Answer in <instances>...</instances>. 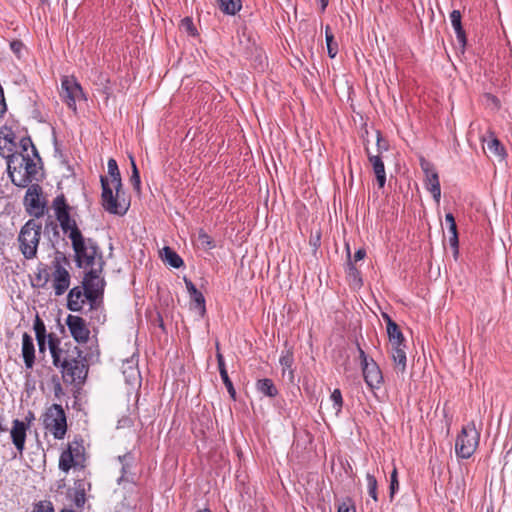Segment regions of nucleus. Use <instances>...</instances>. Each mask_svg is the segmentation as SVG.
<instances>
[{
  "label": "nucleus",
  "mask_w": 512,
  "mask_h": 512,
  "mask_svg": "<svg viewBox=\"0 0 512 512\" xmlns=\"http://www.w3.org/2000/svg\"><path fill=\"white\" fill-rule=\"evenodd\" d=\"M52 208L63 233L67 234L68 238L71 240L72 248L75 253V262L80 263L81 259H92V254L96 253V246H98V244L94 239L85 238L83 236L76 220L71 217L72 207L67 203L63 193L54 198Z\"/></svg>",
  "instance_id": "f257e3e1"
},
{
  "label": "nucleus",
  "mask_w": 512,
  "mask_h": 512,
  "mask_svg": "<svg viewBox=\"0 0 512 512\" xmlns=\"http://www.w3.org/2000/svg\"><path fill=\"white\" fill-rule=\"evenodd\" d=\"M108 174L111 176V183L106 176L100 177L101 182V205L110 214L123 216L130 207V201L124 195L121 174L115 159L108 160Z\"/></svg>",
  "instance_id": "f03ea898"
},
{
  "label": "nucleus",
  "mask_w": 512,
  "mask_h": 512,
  "mask_svg": "<svg viewBox=\"0 0 512 512\" xmlns=\"http://www.w3.org/2000/svg\"><path fill=\"white\" fill-rule=\"evenodd\" d=\"M61 369L65 383H83L88 375V364L83 351L71 342L65 343V351L59 356V363L54 365Z\"/></svg>",
  "instance_id": "7ed1b4c3"
},
{
  "label": "nucleus",
  "mask_w": 512,
  "mask_h": 512,
  "mask_svg": "<svg viewBox=\"0 0 512 512\" xmlns=\"http://www.w3.org/2000/svg\"><path fill=\"white\" fill-rule=\"evenodd\" d=\"M95 252L96 253L92 254V259H81L80 263L76 262V265L78 268L90 267L83 277V289H90L95 292L104 293L106 281L101 277V274L105 266V260L99 246H96Z\"/></svg>",
  "instance_id": "20e7f679"
},
{
  "label": "nucleus",
  "mask_w": 512,
  "mask_h": 512,
  "mask_svg": "<svg viewBox=\"0 0 512 512\" xmlns=\"http://www.w3.org/2000/svg\"><path fill=\"white\" fill-rule=\"evenodd\" d=\"M42 225L35 220H28L21 228L18 235L19 249L27 260L37 255V249L41 238Z\"/></svg>",
  "instance_id": "39448f33"
},
{
  "label": "nucleus",
  "mask_w": 512,
  "mask_h": 512,
  "mask_svg": "<svg viewBox=\"0 0 512 512\" xmlns=\"http://www.w3.org/2000/svg\"><path fill=\"white\" fill-rule=\"evenodd\" d=\"M35 157L30 155V153L21 154V161L19 163V168H24L25 173L20 177V179H15L14 172L16 171V167H12L10 161H7L8 167L7 172L11 179V182L20 188H25L29 186L33 181H40L41 176L39 174L38 161H35Z\"/></svg>",
  "instance_id": "423d86ee"
},
{
  "label": "nucleus",
  "mask_w": 512,
  "mask_h": 512,
  "mask_svg": "<svg viewBox=\"0 0 512 512\" xmlns=\"http://www.w3.org/2000/svg\"><path fill=\"white\" fill-rule=\"evenodd\" d=\"M480 440V432L475 423L471 422L463 426L455 443V452L459 458L468 459L476 451Z\"/></svg>",
  "instance_id": "0eeeda50"
},
{
  "label": "nucleus",
  "mask_w": 512,
  "mask_h": 512,
  "mask_svg": "<svg viewBox=\"0 0 512 512\" xmlns=\"http://www.w3.org/2000/svg\"><path fill=\"white\" fill-rule=\"evenodd\" d=\"M85 447L81 436H76L72 442L68 444L59 458V469L68 472L71 468L84 467Z\"/></svg>",
  "instance_id": "6e6552de"
},
{
  "label": "nucleus",
  "mask_w": 512,
  "mask_h": 512,
  "mask_svg": "<svg viewBox=\"0 0 512 512\" xmlns=\"http://www.w3.org/2000/svg\"><path fill=\"white\" fill-rule=\"evenodd\" d=\"M43 424L55 439H63L67 432V418L63 407L60 404L48 407L43 414Z\"/></svg>",
  "instance_id": "1a4fd4ad"
},
{
  "label": "nucleus",
  "mask_w": 512,
  "mask_h": 512,
  "mask_svg": "<svg viewBox=\"0 0 512 512\" xmlns=\"http://www.w3.org/2000/svg\"><path fill=\"white\" fill-rule=\"evenodd\" d=\"M64 264H69L67 257L64 253L57 251L55 258L52 262L53 264V288L55 290L56 296L63 295L70 286V273L63 266Z\"/></svg>",
  "instance_id": "9d476101"
},
{
  "label": "nucleus",
  "mask_w": 512,
  "mask_h": 512,
  "mask_svg": "<svg viewBox=\"0 0 512 512\" xmlns=\"http://www.w3.org/2000/svg\"><path fill=\"white\" fill-rule=\"evenodd\" d=\"M61 96L69 109L76 112V102L85 99L80 83L74 77L64 76L61 80Z\"/></svg>",
  "instance_id": "9b49d317"
},
{
  "label": "nucleus",
  "mask_w": 512,
  "mask_h": 512,
  "mask_svg": "<svg viewBox=\"0 0 512 512\" xmlns=\"http://www.w3.org/2000/svg\"><path fill=\"white\" fill-rule=\"evenodd\" d=\"M26 195L24 197V204L26 210L30 215L40 217L45 211V202L41 200L42 188L38 184H30L27 186Z\"/></svg>",
  "instance_id": "f8f14e48"
},
{
  "label": "nucleus",
  "mask_w": 512,
  "mask_h": 512,
  "mask_svg": "<svg viewBox=\"0 0 512 512\" xmlns=\"http://www.w3.org/2000/svg\"><path fill=\"white\" fill-rule=\"evenodd\" d=\"M420 166L425 174V188L432 194L433 199L438 203L441 197L438 173L434 165L423 157L420 158Z\"/></svg>",
  "instance_id": "ddd939ff"
},
{
  "label": "nucleus",
  "mask_w": 512,
  "mask_h": 512,
  "mask_svg": "<svg viewBox=\"0 0 512 512\" xmlns=\"http://www.w3.org/2000/svg\"><path fill=\"white\" fill-rule=\"evenodd\" d=\"M66 325L77 343H86L89 340L90 330L82 317L70 314L66 318Z\"/></svg>",
  "instance_id": "4468645a"
},
{
  "label": "nucleus",
  "mask_w": 512,
  "mask_h": 512,
  "mask_svg": "<svg viewBox=\"0 0 512 512\" xmlns=\"http://www.w3.org/2000/svg\"><path fill=\"white\" fill-rule=\"evenodd\" d=\"M362 374L367 386L374 390L379 389L383 384L384 378L379 365L373 358H370V362L361 366Z\"/></svg>",
  "instance_id": "2eb2a0df"
},
{
  "label": "nucleus",
  "mask_w": 512,
  "mask_h": 512,
  "mask_svg": "<svg viewBox=\"0 0 512 512\" xmlns=\"http://www.w3.org/2000/svg\"><path fill=\"white\" fill-rule=\"evenodd\" d=\"M91 484L84 479H77L74 482V487L68 489L67 496L71 499L78 511L84 509L86 503V492L90 490Z\"/></svg>",
  "instance_id": "dca6fc26"
},
{
  "label": "nucleus",
  "mask_w": 512,
  "mask_h": 512,
  "mask_svg": "<svg viewBox=\"0 0 512 512\" xmlns=\"http://www.w3.org/2000/svg\"><path fill=\"white\" fill-rule=\"evenodd\" d=\"M28 429V424L25 422L14 419L13 420V426L10 431V436L12 443L14 444L15 448L18 450L20 454L23 453L25 448V441H26V431Z\"/></svg>",
  "instance_id": "f3484780"
},
{
  "label": "nucleus",
  "mask_w": 512,
  "mask_h": 512,
  "mask_svg": "<svg viewBox=\"0 0 512 512\" xmlns=\"http://www.w3.org/2000/svg\"><path fill=\"white\" fill-rule=\"evenodd\" d=\"M86 289L83 286L73 287L67 295V309L72 312H81L85 304Z\"/></svg>",
  "instance_id": "a211bd4d"
},
{
  "label": "nucleus",
  "mask_w": 512,
  "mask_h": 512,
  "mask_svg": "<svg viewBox=\"0 0 512 512\" xmlns=\"http://www.w3.org/2000/svg\"><path fill=\"white\" fill-rule=\"evenodd\" d=\"M365 151L369 162L373 167V172L376 176L377 184L379 188H383L386 183V172L382 158L379 155H372L370 149L365 147Z\"/></svg>",
  "instance_id": "6ab92c4d"
},
{
  "label": "nucleus",
  "mask_w": 512,
  "mask_h": 512,
  "mask_svg": "<svg viewBox=\"0 0 512 512\" xmlns=\"http://www.w3.org/2000/svg\"><path fill=\"white\" fill-rule=\"evenodd\" d=\"M19 146H20V152H16V153L7 155V160L10 161V163H12L14 160H18L19 158L21 159V154L29 153L28 150L31 149L30 155L35 157L36 160L39 162V164H42V159L39 155L37 148L33 144L30 136L22 137L20 139Z\"/></svg>",
  "instance_id": "aec40b11"
},
{
  "label": "nucleus",
  "mask_w": 512,
  "mask_h": 512,
  "mask_svg": "<svg viewBox=\"0 0 512 512\" xmlns=\"http://www.w3.org/2000/svg\"><path fill=\"white\" fill-rule=\"evenodd\" d=\"M383 318L386 320L387 334L391 346L403 345V347H406L404 335L398 324L388 314H383Z\"/></svg>",
  "instance_id": "412c9836"
},
{
  "label": "nucleus",
  "mask_w": 512,
  "mask_h": 512,
  "mask_svg": "<svg viewBox=\"0 0 512 512\" xmlns=\"http://www.w3.org/2000/svg\"><path fill=\"white\" fill-rule=\"evenodd\" d=\"M22 357L25 367L32 369L35 363V347L33 338L26 332L22 336Z\"/></svg>",
  "instance_id": "4be33fe9"
},
{
  "label": "nucleus",
  "mask_w": 512,
  "mask_h": 512,
  "mask_svg": "<svg viewBox=\"0 0 512 512\" xmlns=\"http://www.w3.org/2000/svg\"><path fill=\"white\" fill-rule=\"evenodd\" d=\"M461 19H462V16H461V12L459 10H453L450 13V21H451L452 27L454 28V31L456 33L457 41H458L459 45L461 46V48L465 49V47L467 45V37H466V32L462 26Z\"/></svg>",
  "instance_id": "5701e85b"
},
{
  "label": "nucleus",
  "mask_w": 512,
  "mask_h": 512,
  "mask_svg": "<svg viewBox=\"0 0 512 512\" xmlns=\"http://www.w3.org/2000/svg\"><path fill=\"white\" fill-rule=\"evenodd\" d=\"M50 280L49 268L43 263H39L37 271L35 272L34 279L32 280V286L37 288H44Z\"/></svg>",
  "instance_id": "b1692460"
},
{
  "label": "nucleus",
  "mask_w": 512,
  "mask_h": 512,
  "mask_svg": "<svg viewBox=\"0 0 512 512\" xmlns=\"http://www.w3.org/2000/svg\"><path fill=\"white\" fill-rule=\"evenodd\" d=\"M47 338L53 365H57L59 363V356L65 351V345L60 346V339L55 334H49Z\"/></svg>",
  "instance_id": "393cba45"
},
{
  "label": "nucleus",
  "mask_w": 512,
  "mask_h": 512,
  "mask_svg": "<svg viewBox=\"0 0 512 512\" xmlns=\"http://www.w3.org/2000/svg\"><path fill=\"white\" fill-rule=\"evenodd\" d=\"M161 258L173 268H180L184 265L182 258L171 247L165 246L161 251Z\"/></svg>",
  "instance_id": "a878e982"
},
{
  "label": "nucleus",
  "mask_w": 512,
  "mask_h": 512,
  "mask_svg": "<svg viewBox=\"0 0 512 512\" xmlns=\"http://www.w3.org/2000/svg\"><path fill=\"white\" fill-rule=\"evenodd\" d=\"M256 389L264 396L274 398L278 395V389L274 382L269 378L259 379L256 382Z\"/></svg>",
  "instance_id": "bb28decb"
},
{
  "label": "nucleus",
  "mask_w": 512,
  "mask_h": 512,
  "mask_svg": "<svg viewBox=\"0 0 512 512\" xmlns=\"http://www.w3.org/2000/svg\"><path fill=\"white\" fill-rule=\"evenodd\" d=\"M405 348L406 347H403V345L392 346V351H391L392 359H393L394 363L396 364L397 369L401 373H404L406 370L407 358H406Z\"/></svg>",
  "instance_id": "cd10ccee"
},
{
  "label": "nucleus",
  "mask_w": 512,
  "mask_h": 512,
  "mask_svg": "<svg viewBox=\"0 0 512 512\" xmlns=\"http://www.w3.org/2000/svg\"><path fill=\"white\" fill-rule=\"evenodd\" d=\"M219 9L226 15L234 16L242 8L241 0H217Z\"/></svg>",
  "instance_id": "c85d7f7f"
},
{
  "label": "nucleus",
  "mask_w": 512,
  "mask_h": 512,
  "mask_svg": "<svg viewBox=\"0 0 512 512\" xmlns=\"http://www.w3.org/2000/svg\"><path fill=\"white\" fill-rule=\"evenodd\" d=\"M284 346H285V349L282 351L280 359H279V363L282 366V370H283L282 371L283 376L286 373V369H290L291 367H293V364H294L293 348L288 346L287 341L285 342Z\"/></svg>",
  "instance_id": "c756f323"
},
{
  "label": "nucleus",
  "mask_w": 512,
  "mask_h": 512,
  "mask_svg": "<svg viewBox=\"0 0 512 512\" xmlns=\"http://www.w3.org/2000/svg\"><path fill=\"white\" fill-rule=\"evenodd\" d=\"M491 136L492 138L487 142V149L494 156L498 157L500 160H503L506 157L505 148L502 143L493 136V133H491Z\"/></svg>",
  "instance_id": "7c9ffc66"
},
{
  "label": "nucleus",
  "mask_w": 512,
  "mask_h": 512,
  "mask_svg": "<svg viewBox=\"0 0 512 512\" xmlns=\"http://www.w3.org/2000/svg\"><path fill=\"white\" fill-rule=\"evenodd\" d=\"M325 39H326L328 56L330 58H335L336 55L338 54V44L334 39V35L331 32L330 26H326Z\"/></svg>",
  "instance_id": "2f4dec72"
},
{
  "label": "nucleus",
  "mask_w": 512,
  "mask_h": 512,
  "mask_svg": "<svg viewBox=\"0 0 512 512\" xmlns=\"http://www.w3.org/2000/svg\"><path fill=\"white\" fill-rule=\"evenodd\" d=\"M191 301L194 303V308L198 310L201 317L206 314V301L205 297L199 290L190 295Z\"/></svg>",
  "instance_id": "473e14b6"
},
{
  "label": "nucleus",
  "mask_w": 512,
  "mask_h": 512,
  "mask_svg": "<svg viewBox=\"0 0 512 512\" xmlns=\"http://www.w3.org/2000/svg\"><path fill=\"white\" fill-rule=\"evenodd\" d=\"M103 294L100 292H95L90 289H86V297L85 302H89L90 310H97L102 303Z\"/></svg>",
  "instance_id": "72a5a7b5"
},
{
  "label": "nucleus",
  "mask_w": 512,
  "mask_h": 512,
  "mask_svg": "<svg viewBox=\"0 0 512 512\" xmlns=\"http://www.w3.org/2000/svg\"><path fill=\"white\" fill-rule=\"evenodd\" d=\"M448 231L451 234L449 238V243L451 248L453 249V256L456 259L459 254V237H458V230L456 224H451L448 226Z\"/></svg>",
  "instance_id": "f704fd0d"
},
{
  "label": "nucleus",
  "mask_w": 512,
  "mask_h": 512,
  "mask_svg": "<svg viewBox=\"0 0 512 512\" xmlns=\"http://www.w3.org/2000/svg\"><path fill=\"white\" fill-rule=\"evenodd\" d=\"M366 481H367V488H368V494L370 497L377 502L378 501V482L374 475L367 473L366 474Z\"/></svg>",
  "instance_id": "c9c22d12"
},
{
  "label": "nucleus",
  "mask_w": 512,
  "mask_h": 512,
  "mask_svg": "<svg viewBox=\"0 0 512 512\" xmlns=\"http://www.w3.org/2000/svg\"><path fill=\"white\" fill-rule=\"evenodd\" d=\"M33 329L35 331L36 340L47 338L48 335L46 334V326L38 314L35 316Z\"/></svg>",
  "instance_id": "e433bc0d"
},
{
  "label": "nucleus",
  "mask_w": 512,
  "mask_h": 512,
  "mask_svg": "<svg viewBox=\"0 0 512 512\" xmlns=\"http://www.w3.org/2000/svg\"><path fill=\"white\" fill-rule=\"evenodd\" d=\"M347 253H348V262H347V275L352 278L354 281H357L359 285L362 284V279L360 277V271L356 268V266L351 261L350 257V250L347 246Z\"/></svg>",
  "instance_id": "4c0bfd02"
},
{
  "label": "nucleus",
  "mask_w": 512,
  "mask_h": 512,
  "mask_svg": "<svg viewBox=\"0 0 512 512\" xmlns=\"http://www.w3.org/2000/svg\"><path fill=\"white\" fill-rule=\"evenodd\" d=\"M198 241L205 250H210L216 247L215 241L203 229L199 230Z\"/></svg>",
  "instance_id": "58836bf2"
},
{
  "label": "nucleus",
  "mask_w": 512,
  "mask_h": 512,
  "mask_svg": "<svg viewBox=\"0 0 512 512\" xmlns=\"http://www.w3.org/2000/svg\"><path fill=\"white\" fill-rule=\"evenodd\" d=\"M130 160H131V168H132V175H131L130 181H131L134 189L139 192L140 188H141L140 173H139V170L135 163V160L132 156H130Z\"/></svg>",
  "instance_id": "ea45409f"
},
{
  "label": "nucleus",
  "mask_w": 512,
  "mask_h": 512,
  "mask_svg": "<svg viewBox=\"0 0 512 512\" xmlns=\"http://www.w3.org/2000/svg\"><path fill=\"white\" fill-rule=\"evenodd\" d=\"M330 399L333 402V408L336 414H339L343 407V398L340 389H334L330 395Z\"/></svg>",
  "instance_id": "a19ab883"
},
{
  "label": "nucleus",
  "mask_w": 512,
  "mask_h": 512,
  "mask_svg": "<svg viewBox=\"0 0 512 512\" xmlns=\"http://www.w3.org/2000/svg\"><path fill=\"white\" fill-rule=\"evenodd\" d=\"M32 512H55V509L51 501L43 500L34 505Z\"/></svg>",
  "instance_id": "79ce46f5"
},
{
  "label": "nucleus",
  "mask_w": 512,
  "mask_h": 512,
  "mask_svg": "<svg viewBox=\"0 0 512 512\" xmlns=\"http://www.w3.org/2000/svg\"><path fill=\"white\" fill-rule=\"evenodd\" d=\"M390 499L393 500L395 493L399 490V481H398V473L397 469L394 468L390 475Z\"/></svg>",
  "instance_id": "37998d69"
},
{
  "label": "nucleus",
  "mask_w": 512,
  "mask_h": 512,
  "mask_svg": "<svg viewBox=\"0 0 512 512\" xmlns=\"http://www.w3.org/2000/svg\"><path fill=\"white\" fill-rule=\"evenodd\" d=\"M3 142L4 144L2 145V141H0V155L7 158L5 155V149L10 153L15 146L13 136L6 135L3 139Z\"/></svg>",
  "instance_id": "c03bdc74"
},
{
  "label": "nucleus",
  "mask_w": 512,
  "mask_h": 512,
  "mask_svg": "<svg viewBox=\"0 0 512 512\" xmlns=\"http://www.w3.org/2000/svg\"><path fill=\"white\" fill-rule=\"evenodd\" d=\"M216 359H217L218 370H219L220 376L224 375V374H228L227 369H226V365H225L224 356L220 352V348H219V343L218 342L216 343Z\"/></svg>",
  "instance_id": "a18cd8bd"
},
{
  "label": "nucleus",
  "mask_w": 512,
  "mask_h": 512,
  "mask_svg": "<svg viewBox=\"0 0 512 512\" xmlns=\"http://www.w3.org/2000/svg\"><path fill=\"white\" fill-rule=\"evenodd\" d=\"M221 379L233 400H236V390L228 374L221 375Z\"/></svg>",
  "instance_id": "49530a36"
},
{
  "label": "nucleus",
  "mask_w": 512,
  "mask_h": 512,
  "mask_svg": "<svg viewBox=\"0 0 512 512\" xmlns=\"http://www.w3.org/2000/svg\"><path fill=\"white\" fill-rule=\"evenodd\" d=\"M181 23H182V26L185 28V30L188 32V34H190L192 36H194L196 34L197 30H196L191 18L185 17L184 19H182Z\"/></svg>",
  "instance_id": "de8ad7c7"
},
{
  "label": "nucleus",
  "mask_w": 512,
  "mask_h": 512,
  "mask_svg": "<svg viewBox=\"0 0 512 512\" xmlns=\"http://www.w3.org/2000/svg\"><path fill=\"white\" fill-rule=\"evenodd\" d=\"M377 150L378 152L387 151L389 149L388 142L383 138L381 132L377 130Z\"/></svg>",
  "instance_id": "09e8293b"
},
{
  "label": "nucleus",
  "mask_w": 512,
  "mask_h": 512,
  "mask_svg": "<svg viewBox=\"0 0 512 512\" xmlns=\"http://www.w3.org/2000/svg\"><path fill=\"white\" fill-rule=\"evenodd\" d=\"M52 382L54 384V396L59 399L62 395H64L59 377L57 375H53Z\"/></svg>",
  "instance_id": "8fccbe9b"
},
{
  "label": "nucleus",
  "mask_w": 512,
  "mask_h": 512,
  "mask_svg": "<svg viewBox=\"0 0 512 512\" xmlns=\"http://www.w3.org/2000/svg\"><path fill=\"white\" fill-rule=\"evenodd\" d=\"M23 43L20 41V40H13L11 43H10V48L11 50L19 57L20 55V52L23 48Z\"/></svg>",
  "instance_id": "3c124183"
},
{
  "label": "nucleus",
  "mask_w": 512,
  "mask_h": 512,
  "mask_svg": "<svg viewBox=\"0 0 512 512\" xmlns=\"http://www.w3.org/2000/svg\"><path fill=\"white\" fill-rule=\"evenodd\" d=\"M357 350H358V353H359V358H360V361H361V366L369 363L370 362V358L367 356V354L361 348V346H360V344L358 342H357Z\"/></svg>",
  "instance_id": "603ef678"
},
{
  "label": "nucleus",
  "mask_w": 512,
  "mask_h": 512,
  "mask_svg": "<svg viewBox=\"0 0 512 512\" xmlns=\"http://www.w3.org/2000/svg\"><path fill=\"white\" fill-rule=\"evenodd\" d=\"M128 458H130V459L132 458L131 453H127V454H124V455L118 457V460L122 464V472L123 473H126L127 468L129 467L128 463L126 462V460Z\"/></svg>",
  "instance_id": "864d4df0"
},
{
  "label": "nucleus",
  "mask_w": 512,
  "mask_h": 512,
  "mask_svg": "<svg viewBox=\"0 0 512 512\" xmlns=\"http://www.w3.org/2000/svg\"><path fill=\"white\" fill-rule=\"evenodd\" d=\"M6 103H5V98H4V91H3V88L2 86L0 85V117H2L4 115V113L6 112Z\"/></svg>",
  "instance_id": "5fc2aeb1"
},
{
  "label": "nucleus",
  "mask_w": 512,
  "mask_h": 512,
  "mask_svg": "<svg viewBox=\"0 0 512 512\" xmlns=\"http://www.w3.org/2000/svg\"><path fill=\"white\" fill-rule=\"evenodd\" d=\"M338 512H356V509L354 505L343 502L338 506Z\"/></svg>",
  "instance_id": "6e6d98bb"
},
{
  "label": "nucleus",
  "mask_w": 512,
  "mask_h": 512,
  "mask_svg": "<svg viewBox=\"0 0 512 512\" xmlns=\"http://www.w3.org/2000/svg\"><path fill=\"white\" fill-rule=\"evenodd\" d=\"M184 282H185V286H186V289H187L189 295L198 291V289L196 288V286L194 285V283L191 280L184 278Z\"/></svg>",
  "instance_id": "4d7b16f0"
},
{
  "label": "nucleus",
  "mask_w": 512,
  "mask_h": 512,
  "mask_svg": "<svg viewBox=\"0 0 512 512\" xmlns=\"http://www.w3.org/2000/svg\"><path fill=\"white\" fill-rule=\"evenodd\" d=\"M365 256H366V250L364 248H360L354 253L353 259L355 262H357V261L364 259Z\"/></svg>",
  "instance_id": "13d9d810"
},
{
  "label": "nucleus",
  "mask_w": 512,
  "mask_h": 512,
  "mask_svg": "<svg viewBox=\"0 0 512 512\" xmlns=\"http://www.w3.org/2000/svg\"><path fill=\"white\" fill-rule=\"evenodd\" d=\"M320 237H321V235L319 232L315 235V237L311 236L310 244H312L315 248H318L320 245Z\"/></svg>",
  "instance_id": "bf43d9fd"
},
{
  "label": "nucleus",
  "mask_w": 512,
  "mask_h": 512,
  "mask_svg": "<svg viewBox=\"0 0 512 512\" xmlns=\"http://www.w3.org/2000/svg\"><path fill=\"white\" fill-rule=\"evenodd\" d=\"M445 222L448 226H450L451 224H456L455 217L453 216L452 213H446Z\"/></svg>",
  "instance_id": "052dcab7"
},
{
  "label": "nucleus",
  "mask_w": 512,
  "mask_h": 512,
  "mask_svg": "<svg viewBox=\"0 0 512 512\" xmlns=\"http://www.w3.org/2000/svg\"><path fill=\"white\" fill-rule=\"evenodd\" d=\"M39 351L41 353L45 352L46 350V338H42L41 340H37Z\"/></svg>",
  "instance_id": "680f3d73"
},
{
  "label": "nucleus",
  "mask_w": 512,
  "mask_h": 512,
  "mask_svg": "<svg viewBox=\"0 0 512 512\" xmlns=\"http://www.w3.org/2000/svg\"><path fill=\"white\" fill-rule=\"evenodd\" d=\"M288 371V378L290 382L294 381V369L291 367L290 369H286Z\"/></svg>",
  "instance_id": "e2e57ef3"
},
{
  "label": "nucleus",
  "mask_w": 512,
  "mask_h": 512,
  "mask_svg": "<svg viewBox=\"0 0 512 512\" xmlns=\"http://www.w3.org/2000/svg\"><path fill=\"white\" fill-rule=\"evenodd\" d=\"M3 418L0 416V433L6 432L8 428L2 424Z\"/></svg>",
  "instance_id": "0e129e2a"
},
{
  "label": "nucleus",
  "mask_w": 512,
  "mask_h": 512,
  "mask_svg": "<svg viewBox=\"0 0 512 512\" xmlns=\"http://www.w3.org/2000/svg\"><path fill=\"white\" fill-rule=\"evenodd\" d=\"M157 317H158V325H159V327L164 330V322H163L162 316L160 314H158Z\"/></svg>",
  "instance_id": "69168bd1"
},
{
  "label": "nucleus",
  "mask_w": 512,
  "mask_h": 512,
  "mask_svg": "<svg viewBox=\"0 0 512 512\" xmlns=\"http://www.w3.org/2000/svg\"><path fill=\"white\" fill-rule=\"evenodd\" d=\"M321 10L324 11L328 5V0H320Z\"/></svg>",
  "instance_id": "338daca9"
},
{
  "label": "nucleus",
  "mask_w": 512,
  "mask_h": 512,
  "mask_svg": "<svg viewBox=\"0 0 512 512\" xmlns=\"http://www.w3.org/2000/svg\"><path fill=\"white\" fill-rule=\"evenodd\" d=\"M60 512H77L71 508H63Z\"/></svg>",
  "instance_id": "774afa93"
}]
</instances>
